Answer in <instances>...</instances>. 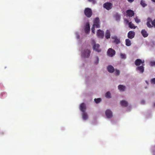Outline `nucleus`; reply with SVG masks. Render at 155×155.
I'll return each instance as SVG.
<instances>
[{"mask_svg": "<svg viewBox=\"0 0 155 155\" xmlns=\"http://www.w3.org/2000/svg\"><path fill=\"white\" fill-rule=\"evenodd\" d=\"M146 25L149 28H151L153 26L155 27V19L152 21L151 18L148 17L147 19Z\"/></svg>", "mask_w": 155, "mask_h": 155, "instance_id": "1", "label": "nucleus"}, {"mask_svg": "<svg viewBox=\"0 0 155 155\" xmlns=\"http://www.w3.org/2000/svg\"><path fill=\"white\" fill-rule=\"evenodd\" d=\"M84 13L85 16L87 18H90L92 15V11L90 8H86L84 11Z\"/></svg>", "mask_w": 155, "mask_h": 155, "instance_id": "2", "label": "nucleus"}, {"mask_svg": "<svg viewBox=\"0 0 155 155\" xmlns=\"http://www.w3.org/2000/svg\"><path fill=\"white\" fill-rule=\"evenodd\" d=\"M91 51L90 50L86 49L82 51V56L85 58H88L90 54Z\"/></svg>", "mask_w": 155, "mask_h": 155, "instance_id": "3", "label": "nucleus"}, {"mask_svg": "<svg viewBox=\"0 0 155 155\" xmlns=\"http://www.w3.org/2000/svg\"><path fill=\"white\" fill-rule=\"evenodd\" d=\"M93 25L97 28H100V20L97 17L94 19V24Z\"/></svg>", "mask_w": 155, "mask_h": 155, "instance_id": "4", "label": "nucleus"}, {"mask_svg": "<svg viewBox=\"0 0 155 155\" xmlns=\"http://www.w3.org/2000/svg\"><path fill=\"white\" fill-rule=\"evenodd\" d=\"M112 6V4L109 2H106L103 5L104 7L108 10L111 9Z\"/></svg>", "mask_w": 155, "mask_h": 155, "instance_id": "5", "label": "nucleus"}, {"mask_svg": "<svg viewBox=\"0 0 155 155\" xmlns=\"http://www.w3.org/2000/svg\"><path fill=\"white\" fill-rule=\"evenodd\" d=\"M115 51L111 48L109 49L107 52L108 56L110 57L114 56L115 54Z\"/></svg>", "mask_w": 155, "mask_h": 155, "instance_id": "6", "label": "nucleus"}, {"mask_svg": "<svg viewBox=\"0 0 155 155\" xmlns=\"http://www.w3.org/2000/svg\"><path fill=\"white\" fill-rule=\"evenodd\" d=\"M104 33L103 31L100 29L98 30L97 35L98 38H103L104 36Z\"/></svg>", "mask_w": 155, "mask_h": 155, "instance_id": "7", "label": "nucleus"}, {"mask_svg": "<svg viewBox=\"0 0 155 155\" xmlns=\"http://www.w3.org/2000/svg\"><path fill=\"white\" fill-rule=\"evenodd\" d=\"M100 45L98 44H94L93 46V49L94 50L99 52L101 51V50L99 48Z\"/></svg>", "mask_w": 155, "mask_h": 155, "instance_id": "8", "label": "nucleus"}, {"mask_svg": "<svg viewBox=\"0 0 155 155\" xmlns=\"http://www.w3.org/2000/svg\"><path fill=\"white\" fill-rule=\"evenodd\" d=\"M105 114L107 118H111L113 116L112 113L110 110H107L105 112Z\"/></svg>", "mask_w": 155, "mask_h": 155, "instance_id": "9", "label": "nucleus"}, {"mask_svg": "<svg viewBox=\"0 0 155 155\" xmlns=\"http://www.w3.org/2000/svg\"><path fill=\"white\" fill-rule=\"evenodd\" d=\"M135 33L132 31H129L127 34V37L130 39L133 38L135 36Z\"/></svg>", "mask_w": 155, "mask_h": 155, "instance_id": "10", "label": "nucleus"}, {"mask_svg": "<svg viewBox=\"0 0 155 155\" xmlns=\"http://www.w3.org/2000/svg\"><path fill=\"white\" fill-rule=\"evenodd\" d=\"M144 64H143V66L141 65L137 67L136 68V70L139 71L141 73H143L144 71Z\"/></svg>", "mask_w": 155, "mask_h": 155, "instance_id": "11", "label": "nucleus"}, {"mask_svg": "<svg viewBox=\"0 0 155 155\" xmlns=\"http://www.w3.org/2000/svg\"><path fill=\"white\" fill-rule=\"evenodd\" d=\"M127 15L129 17H132L134 16V11L131 10H128L126 11Z\"/></svg>", "mask_w": 155, "mask_h": 155, "instance_id": "12", "label": "nucleus"}, {"mask_svg": "<svg viewBox=\"0 0 155 155\" xmlns=\"http://www.w3.org/2000/svg\"><path fill=\"white\" fill-rule=\"evenodd\" d=\"M80 109L81 111L83 112H85L86 109V107L84 103H81L80 106Z\"/></svg>", "mask_w": 155, "mask_h": 155, "instance_id": "13", "label": "nucleus"}, {"mask_svg": "<svg viewBox=\"0 0 155 155\" xmlns=\"http://www.w3.org/2000/svg\"><path fill=\"white\" fill-rule=\"evenodd\" d=\"M90 27L89 24L87 23L85 28V32L86 34L88 33L90 31Z\"/></svg>", "mask_w": 155, "mask_h": 155, "instance_id": "14", "label": "nucleus"}, {"mask_svg": "<svg viewBox=\"0 0 155 155\" xmlns=\"http://www.w3.org/2000/svg\"><path fill=\"white\" fill-rule=\"evenodd\" d=\"M120 104L121 106L126 107L128 106V104L127 102L124 100H123L120 102Z\"/></svg>", "mask_w": 155, "mask_h": 155, "instance_id": "15", "label": "nucleus"}, {"mask_svg": "<svg viewBox=\"0 0 155 155\" xmlns=\"http://www.w3.org/2000/svg\"><path fill=\"white\" fill-rule=\"evenodd\" d=\"M118 88L120 91H125L126 88L125 86L122 85H119L118 86Z\"/></svg>", "mask_w": 155, "mask_h": 155, "instance_id": "16", "label": "nucleus"}, {"mask_svg": "<svg viewBox=\"0 0 155 155\" xmlns=\"http://www.w3.org/2000/svg\"><path fill=\"white\" fill-rule=\"evenodd\" d=\"M108 71L110 73H113L114 71L113 67L111 65L108 66L107 67Z\"/></svg>", "mask_w": 155, "mask_h": 155, "instance_id": "17", "label": "nucleus"}, {"mask_svg": "<svg viewBox=\"0 0 155 155\" xmlns=\"http://www.w3.org/2000/svg\"><path fill=\"white\" fill-rule=\"evenodd\" d=\"M112 38L114 39V42L116 44H118L120 42V39L118 38L117 36H114L111 37Z\"/></svg>", "mask_w": 155, "mask_h": 155, "instance_id": "18", "label": "nucleus"}, {"mask_svg": "<svg viewBox=\"0 0 155 155\" xmlns=\"http://www.w3.org/2000/svg\"><path fill=\"white\" fill-rule=\"evenodd\" d=\"M141 33L143 36L144 38L147 37L148 35V33L145 29H143L141 31Z\"/></svg>", "mask_w": 155, "mask_h": 155, "instance_id": "19", "label": "nucleus"}, {"mask_svg": "<svg viewBox=\"0 0 155 155\" xmlns=\"http://www.w3.org/2000/svg\"><path fill=\"white\" fill-rule=\"evenodd\" d=\"M134 63L136 66H139L142 63V60L140 59H137L135 60Z\"/></svg>", "mask_w": 155, "mask_h": 155, "instance_id": "20", "label": "nucleus"}, {"mask_svg": "<svg viewBox=\"0 0 155 155\" xmlns=\"http://www.w3.org/2000/svg\"><path fill=\"white\" fill-rule=\"evenodd\" d=\"M110 31L107 30L105 33V38L107 39H109L110 38Z\"/></svg>", "mask_w": 155, "mask_h": 155, "instance_id": "21", "label": "nucleus"}, {"mask_svg": "<svg viewBox=\"0 0 155 155\" xmlns=\"http://www.w3.org/2000/svg\"><path fill=\"white\" fill-rule=\"evenodd\" d=\"M83 113L82 115V118L84 120H86L88 118V115L85 112Z\"/></svg>", "mask_w": 155, "mask_h": 155, "instance_id": "22", "label": "nucleus"}, {"mask_svg": "<svg viewBox=\"0 0 155 155\" xmlns=\"http://www.w3.org/2000/svg\"><path fill=\"white\" fill-rule=\"evenodd\" d=\"M126 45L128 46H129L131 45V43L129 39H126L125 40Z\"/></svg>", "mask_w": 155, "mask_h": 155, "instance_id": "23", "label": "nucleus"}, {"mask_svg": "<svg viewBox=\"0 0 155 155\" xmlns=\"http://www.w3.org/2000/svg\"><path fill=\"white\" fill-rule=\"evenodd\" d=\"M140 4L143 7H145L147 6V4L145 3V1L143 0H141L140 1Z\"/></svg>", "mask_w": 155, "mask_h": 155, "instance_id": "24", "label": "nucleus"}, {"mask_svg": "<svg viewBox=\"0 0 155 155\" xmlns=\"http://www.w3.org/2000/svg\"><path fill=\"white\" fill-rule=\"evenodd\" d=\"M129 26L130 28L132 29H135L137 27V26H134V24H132L131 22H130L129 23Z\"/></svg>", "mask_w": 155, "mask_h": 155, "instance_id": "25", "label": "nucleus"}, {"mask_svg": "<svg viewBox=\"0 0 155 155\" xmlns=\"http://www.w3.org/2000/svg\"><path fill=\"white\" fill-rule=\"evenodd\" d=\"M110 95L111 94L109 91L107 92L105 95L106 97L108 98H111Z\"/></svg>", "mask_w": 155, "mask_h": 155, "instance_id": "26", "label": "nucleus"}, {"mask_svg": "<svg viewBox=\"0 0 155 155\" xmlns=\"http://www.w3.org/2000/svg\"><path fill=\"white\" fill-rule=\"evenodd\" d=\"M94 101L97 104L99 103L101 101V99L100 98H98L97 99L95 98L94 99Z\"/></svg>", "mask_w": 155, "mask_h": 155, "instance_id": "27", "label": "nucleus"}, {"mask_svg": "<svg viewBox=\"0 0 155 155\" xmlns=\"http://www.w3.org/2000/svg\"><path fill=\"white\" fill-rule=\"evenodd\" d=\"M120 72L119 70L116 69H115V74L116 75H119L120 74Z\"/></svg>", "mask_w": 155, "mask_h": 155, "instance_id": "28", "label": "nucleus"}, {"mask_svg": "<svg viewBox=\"0 0 155 155\" xmlns=\"http://www.w3.org/2000/svg\"><path fill=\"white\" fill-rule=\"evenodd\" d=\"M134 19L135 22L137 23H138L140 21V20L138 19L137 17H135Z\"/></svg>", "mask_w": 155, "mask_h": 155, "instance_id": "29", "label": "nucleus"}, {"mask_svg": "<svg viewBox=\"0 0 155 155\" xmlns=\"http://www.w3.org/2000/svg\"><path fill=\"white\" fill-rule=\"evenodd\" d=\"M120 57L121 58L125 59L126 58L125 54H120Z\"/></svg>", "mask_w": 155, "mask_h": 155, "instance_id": "30", "label": "nucleus"}, {"mask_svg": "<svg viewBox=\"0 0 155 155\" xmlns=\"http://www.w3.org/2000/svg\"><path fill=\"white\" fill-rule=\"evenodd\" d=\"M99 59L98 57H96V61L95 63L96 64H97L99 63Z\"/></svg>", "mask_w": 155, "mask_h": 155, "instance_id": "31", "label": "nucleus"}, {"mask_svg": "<svg viewBox=\"0 0 155 155\" xmlns=\"http://www.w3.org/2000/svg\"><path fill=\"white\" fill-rule=\"evenodd\" d=\"M150 82L151 84H155V78L151 79Z\"/></svg>", "mask_w": 155, "mask_h": 155, "instance_id": "32", "label": "nucleus"}, {"mask_svg": "<svg viewBox=\"0 0 155 155\" xmlns=\"http://www.w3.org/2000/svg\"><path fill=\"white\" fill-rule=\"evenodd\" d=\"M150 65L152 66H155V61H152L150 62Z\"/></svg>", "mask_w": 155, "mask_h": 155, "instance_id": "33", "label": "nucleus"}, {"mask_svg": "<svg viewBox=\"0 0 155 155\" xmlns=\"http://www.w3.org/2000/svg\"><path fill=\"white\" fill-rule=\"evenodd\" d=\"M95 27V26L93 25V26L91 28V31H92V32H93V33H95V31H94V30H95L94 27Z\"/></svg>", "mask_w": 155, "mask_h": 155, "instance_id": "34", "label": "nucleus"}, {"mask_svg": "<svg viewBox=\"0 0 155 155\" xmlns=\"http://www.w3.org/2000/svg\"><path fill=\"white\" fill-rule=\"evenodd\" d=\"M88 1L90 2H92L93 4H95L96 3L95 0H88Z\"/></svg>", "mask_w": 155, "mask_h": 155, "instance_id": "35", "label": "nucleus"}, {"mask_svg": "<svg viewBox=\"0 0 155 155\" xmlns=\"http://www.w3.org/2000/svg\"><path fill=\"white\" fill-rule=\"evenodd\" d=\"M134 1V0H127V1L129 2H130V3H131V2H133Z\"/></svg>", "mask_w": 155, "mask_h": 155, "instance_id": "36", "label": "nucleus"}, {"mask_svg": "<svg viewBox=\"0 0 155 155\" xmlns=\"http://www.w3.org/2000/svg\"><path fill=\"white\" fill-rule=\"evenodd\" d=\"M141 104H144L145 103V101H144V100H143V101H141Z\"/></svg>", "mask_w": 155, "mask_h": 155, "instance_id": "37", "label": "nucleus"}, {"mask_svg": "<svg viewBox=\"0 0 155 155\" xmlns=\"http://www.w3.org/2000/svg\"><path fill=\"white\" fill-rule=\"evenodd\" d=\"M144 60H143V61H142V65L143 66V64H144Z\"/></svg>", "mask_w": 155, "mask_h": 155, "instance_id": "38", "label": "nucleus"}, {"mask_svg": "<svg viewBox=\"0 0 155 155\" xmlns=\"http://www.w3.org/2000/svg\"><path fill=\"white\" fill-rule=\"evenodd\" d=\"M153 2H155V0H151Z\"/></svg>", "mask_w": 155, "mask_h": 155, "instance_id": "39", "label": "nucleus"}, {"mask_svg": "<svg viewBox=\"0 0 155 155\" xmlns=\"http://www.w3.org/2000/svg\"><path fill=\"white\" fill-rule=\"evenodd\" d=\"M79 35H78V39H79Z\"/></svg>", "mask_w": 155, "mask_h": 155, "instance_id": "40", "label": "nucleus"}, {"mask_svg": "<svg viewBox=\"0 0 155 155\" xmlns=\"http://www.w3.org/2000/svg\"><path fill=\"white\" fill-rule=\"evenodd\" d=\"M126 21H127V22H129L128 20H126Z\"/></svg>", "mask_w": 155, "mask_h": 155, "instance_id": "41", "label": "nucleus"}, {"mask_svg": "<svg viewBox=\"0 0 155 155\" xmlns=\"http://www.w3.org/2000/svg\"><path fill=\"white\" fill-rule=\"evenodd\" d=\"M93 43H94V42H95L94 41H93Z\"/></svg>", "mask_w": 155, "mask_h": 155, "instance_id": "42", "label": "nucleus"}, {"mask_svg": "<svg viewBox=\"0 0 155 155\" xmlns=\"http://www.w3.org/2000/svg\"><path fill=\"white\" fill-rule=\"evenodd\" d=\"M154 106L155 107V103H154Z\"/></svg>", "mask_w": 155, "mask_h": 155, "instance_id": "43", "label": "nucleus"}, {"mask_svg": "<svg viewBox=\"0 0 155 155\" xmlns=\"http://www.w3.org/2000/svg\"><path fill=\"white\" fill-rule=\"evenodd\" d=\"M146 82H147V81H146Z\"/></svg>", "mask_w": 155, "mask_h": 155, "instance_id": "44", "label": "nucleus"}]
</instances>
